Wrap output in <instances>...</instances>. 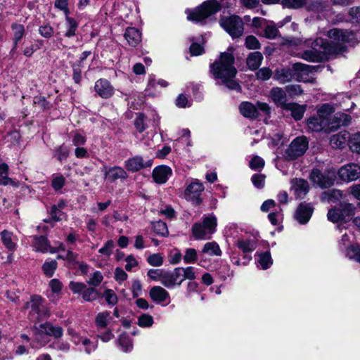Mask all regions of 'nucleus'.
Wrapping results in <instances>:
<instances>
[{"instance_id":"nucleus-1","label":"nucleus","mask_w":360,"mask_h":360,"mask_svg":"<svg viewBox=\"0 0 360 360\" xmlns=\"http://www.w3.org/2000/svg\"><path fill=\"white\" fill-rule=\"evenodd\" d=\"M328 37L333 40V44L328 43L321 37L314 41L308 40L307 42L311 44V49L302 53V58L311 62L322 61L328 55L335 53L342 44L349 43L354 38V34L347 31L332 29L328 32Z\"/></svg>"},{"instance_id":"nucleus-2","label":"nucleus","mask_w":360,"mask_h":360,"mask_svg":"<svg viewBox=\"0 0 360 360\" xmlns=\"http://www.w3.org/2000/svg\"><path fill=\"white\" fill-rule=\"evenodd\" d=\"M233 63V56L229 53H223L219 60L211 65V71L214 77L220 81L219 84H223L229 89L238 91L240 88L235 80L237 70Z\"/></svg>"},{"instance_id":"nucleus-3","label":"nucleus","mask_w":360,"mask_h":360,"mask_svg":"<svg viewBox=\"0 0 360 360\" xmlns=\"http://www.w3.org/2000/svg\"><path fill=\"white\" fill-rule=\"evenodd\" d=\"M217 226V219L211 214L202 218V222L195 223L192 227L193 237L196 240H208L215 233Z\"/></svg>"},{"instance_id":"nucleus-4","label":"nucleus","mask_w":360,"mask_h":360,"mask_svg":"<svg viewBox=\"0 0 360 360\" xmlns=\"http://www.w3.org/2000/svg\"><path fill=\"white\" fill-rule=\"evenodd\" d=\"M220 5L214 0H210L202 4L193 11L187 10L186 13L188 20L200 22L210 15L216 13L220 10Z\"/></svg>"},{"instance_id":"nucleus-5","label":"nucleus","mask_w":360,"mask_h":360,"mask_svg":"<svg viewBox=\"0 0 360 360\" xmlns=\"http://www.w3.org/2000/svg\"><path fill=\"white\" fill-rule=\"evenodd\" d=\"M34 335L35 340L41 347L47 342L45 335L53 336L55 338H60L63 335V329L59 326H54L51 323L46 322L40 324L38 327H35Z\"/></svg>"},{"instance_id":"nucleus-6","label":"nucleus","mask_w":360,"mask_h":360,"mask_svg":"<svg viewBox=\"0 0 360 360\" xmlns=\"http://www.w3.org/2000/svg\"><path fill=\"white\" fill-rule=\"evenodd\" d=\"M354 214V207L349 203L341 204L340 207L331 209L328 211L327 217L329 221L333 223L349 221Z\"/></svg>"},{"instance_id":"nucleus-7","label":"nucleus","mask_w":360,"mask_h":360,"mask_svg":"<svg viewBox=\"0 0 360 360\" xmlns=\"http://www.w3.org/2000/svg\"><path fill=\"white\" fill-rule=\"evenodd\" d=\"M220 25L232 38L240 37L243 34V22L238 16L223 17L220 19Z\"/></svg>"},{"instance_id":"nucleus-8","label":"nucleus","mask_w":360,"mask_h":360,"mask_svg":"<svg viewBox=\"0 0 360 360\" xmlns=\"http://www.w3.org/2000/svg\"><path fill=\"white\" fill-rule=\"evenodd\" d=\"M26 308L30 309V316L33 320H39L49 316L48 307L44 304L43 299L38 295L32 297L30 302L26 304Z\"/></svg>"},{"instance_id":"nucleus-9","label":"nucleus","mask_w":360,"mask_h":360,"mask_svg":"<svg viewBox=\"0 0 360 360\" xmlns=\"http://www.w3.org/2000/svg\"><path fill=\"white\" fill-rule=\"evenodd\" d=\"M335 177V172L333 169H328L321 172L318 169H314L310 174L311 181L321 188H328L333 184Z\"/></svg>"},{"instance_id":"nucleus-10","label":"nucleus","mask_w":360,"mask_h":360,"mask_svg":"<svg viewBox=\"0 0 360 360\" xmlns=\"http://www.w3.org/2000/svg\"><path fill=\"white\" fill-rule=\"evenodd\" d=\"M204 186L198 179H193L184 192V198L192 204L198 205L202 202L201 194Z\"/></svg>"},{"instance_id":"nucleus-11","label":"nucleus","mask_w":360,"mask_h":360,"mask_svg":"<svg viewBox=\"0 0 360 360\" xmlns=\"http://www.w3.org/2000/svg\"><path fill=\"white\" fill-rule=\"evenodd\" d=\"M308 148V141L304 136L297 137L290 144L286 150V156L290 160H294L302 155Z\"/></svg>"},{"instance_id":"nucleus-12","label":"nucleus","mask_w":360,"mask_h":360,"mask_svg":"<svg viewBox=\"0 0 360 360\" xmlns=\"http://www.w3.org/2000/svg\"><path fill=\"white\" fill-rule=\"evenodd\" d=\"M338 175L344 182L355 181L360 176V166L354 163L345 165L339 169Z\"/></svg>"},{"instance_id":"nucleus-13","label":"nucleus","mask_w":360,"mask_h":360,"mask_svg":"<svg viewBox=\"0 0 360 360\" xmlns=\"http://www.w3.org/2000/svg\"><path fill=\"white\" fill-rule=\"evenodd\" d=\"M292 77L299 82H312L314 77L311 67L302 63L295 64L292 67Z\"/></svg>"},{"instance_id":"nucleus-14","label":"nucleus","mask_w":360,"mask_h":360,"mask_svg":"<svg viewBox=\"0 0 360 360\" xmlns=\"http://www.w3.org/2000/svg\"><path fill=\"white\" fill-rule=\"evenodd\" d=\"M58 247H51L48 240L43 237L34 236L32 238V247L35 251L54 253L59 250H65L64 245L62 243H58Z\"/></svg>"},{"instance_id":"nucleus-15","label":"nucleus","mask_w":360,"mask_h":360,"mask_svg":"<svg viewBox=\"0 0 360 360\" xmlns=\"http://www.w3.org/2000/svg\"><path fill=\"white\" fill-rule=\"evenodd\" d=\"M307 0H282V4L288 8L298 9L305 6L308 11H320L322 8V2L319 1H314L307 5Z\"/></svg>"},{"instance_id":"nucleus-16","label":"nucleus","mask_w":360,"mask_h":360,"mask_svg":"<svg viewBox=\"0 0 360 360\" xmlns=\"http://www.w3.org/2000/svg\"><path fill=\"white\" fill-rule=\"evenodd\" d=\"M351 122V117L345 113H335L332 114L327 124L328 131H333L337 129L341 126H347Z\"/></svg>"},{"instance_id":"nucleus-17","label":"nucleus","mask_w":360,"mask_h":360,"mask_svg":"<svg viewBox=\"0 0 360 360\" xmlns=\"http://www.w3.org/2000/svg\"><path fill=\"white\" fill-rule=\"evenodd\" d=\"M182 283L181 274L179 271V267L175 268L173 271H166L162 278V284L168 288H174V286H180Z\"/></svg>"},{"instance_id":"nucleus-18","label":"nucleus","mask_w":360,"mask_h":360,"mask_svg":"<svg viewBox=\"0 0 360 360\" xmlns=\"http://www.w3.org/2000/svg\"><path fill=\"white\" fill-rule=\"evenodd\" d=\"M105 179L109 182H114L118 179H125L127 176L124 169L118 166L107 167L103 168Z\"/></svg>"},{"instance_id":"nucleus-19","label":"nucleus","mask_w":360,"mask_h":360,"mask_svg":"<svg viewBox=\"0 0 360 360\" xmlns=\"http://www.w3.org/2000/svg\"><path fill=\"white\" fill-rule=\"evenodd\" d=\"M172 174V170L169 167L160 165L153 169L152 176L155 183L162 184L167 182Z\"/></svg>"},{"instance_id":"nucleus-20","label":"nucleus","mask_w":360,"mask_h":360,"mask_svg":"<svg viewBox=\"0 0 360 360\" xmlns=\"http://www.w3.org/2000/svg\"><path fill=\"white\" fill-rule=\"evenodd\" d=\"M94 89L103 98H108L114 94V88L107 79H100L96 82Z\"/></svg>"},{"instance_id":"nucleus-21","label":"nucleus","mask_w":360,"mask_h":360,"mask_svg":"<svg viewBox=\"0 0 360 360\" xmlns=\"http://www.w3.org/2000/svg\"><path fill=\"white\" fill-rule=\"evenodd\" d=\"M152 165V160H150L146 162H143L141 156L136 155L125 161L124 166L129 172H137L144 167H150Z\"/></svg>"},{"instance_id":"nucleus-22","label":"nucleus","mask_w":360,"mask_h":360,"mask_svg":"<svg viewBox=\"0 0 360 360\" xmlns=\"http://www.w3.org/2000/svg\"><path fill=\"white\" fill-rule=\"evenodd\" d=\"M313 207L309 204L301 203L297 207L295 217L300 224H306L310 219Z\"/></svg>"},{"instance_id":"nucleus-23","label":"nucleus","mask_w":360,"mask_h":360,"mask_svg":"<svg viewBox=\"0 0 360 360\" xmlns=\"http://www.w3.org/2000/svg\"><path fill=\"white\" fill-rule=\"evenodd\" d=\"M308 182L302 179H294L291 181V189L297 198H302L309 191Z\"/></svg>"},{"instance_id":"nucleus-24","label":"nucleus","mask_w":360,"mask_h":360,"mask_svg":"<svg viewBox=\"0 0 360 360\" xmlns=\"http://www.w3.org/2000/svg\"><path fill=\"white\" fill-rule=\"evenodd\" d=\"M270 97L278 107L285 109V108L288 106L287 95L283 89L274 87L270 91Z\"/></svg>"},{"instance_id":"nucleus-25","label":"nucleus","mask_w":360,"mask_h":360,"mask_svg":"<svg viewBox=\"0 0 360 360\" xmlns=\"http://www.w3.org/2000/svg\"><path fill=\"white\" fill-rule=\"evenodd\" d=\"M49 287L51 291L47 292L48 298L52 302H57L60 297L63 283L59 280L53 278L49 281Z\"/></svg>"},{"instance_id":"nucleus-26","label":"nucleus","mask_w":360,"mask_h":360,"mask_svg":"<svg viewBox=\"0 0 360 360\" xmlns=\"http://www.w3.org/2000/svg\"><path fill=\"white\" fill-rule=\"evenodd\" d=\"M349 137L350 135L347 131H340L331 136L330 143L333 148H341L345 147L347 143L349 142Z\"/></svg>"},{"instance_id":"nucleus-27","label":"nucleus","mask_w":360,"mask_h":360,"mask_svg":"<svg viewBox=\"0 0 360 360\" xmlns=\"http://www.w3.org/2000/svg\"><path fill=\"white\" fill-rule=\"evenodd\" d=\"M150 298L156 302H162L169 300V292L160 286L153 287L149 292Z\"/></svg>"},{"instance_id":"nucleus-28","label":"nucleus","mask_w":360,"mask_h":360,"mask_svg":"<svg viewBox=\"0 0 360 360\" xmlns=\"http://www.w3.org/2000/svg\"><path fill=\"white\" fill-rule=\"evenodd\" d=\"M1 240L4 245L10 251H13L17 247V238L7 230L1 232Z\"/></svg>"},{"instance_id":"nucleus-29","label":"nucleus","mask_w":360,"mask_h":360,"mask_svg":"<svg viewBox=\"0 0 360 360\" xmlns=\"http://www.w3.org/2000/svg\"><path fill=\"white\" fill-rule=\"evenodd\" d=\"M124 37L128 44L131 46H137L141 40L140 32L134 27L127 28L124 33Z\"/></svg>"},{"instance_id":"nucleus-30","label":"nucleus","mask_w":360,"mask_h":360,"mask_svg":"<svg viewBox=\"0 0 360 360\" xmlns=\"http://www.w3.org/2000/svg\"><path fill=\"white\" fill-rule=\"evenodd\" d=\"M8 166L5 163L0 164V185L18 187V183L8 176Z\"/></svg>"},{"instance_id":"nucleus-31","label":"nucleus","mask_w":360,"mask_h":360,"mask_svg":"<svg viewBox=\"0 0 360 360\" xmlns=\"http://www.w3.org/2000/svg\"><path fill=\"white\" fill-rule=\"evenodd\" d=\"M202 255H207L209 256L213 257V256H221V250L220 249L219 245L218 243L215 241L212 242H207L206 243L201 251V256L202 257Z\"/></svg>"},{"instance_id":"nucleus-32","label":"nucleus","mask_w":360,"mask_h":360,"mask_svg":"<svg viewBox=\"0 0 360 360\" xmlns=\"http://www.w3.org/2000/svg\"><path fill=\"white\" fill-rule=\"evenodd\" d=\"M263 56L262 53L255 51L250 53L247 58V65L251 70H257L262 64Z\"/></svg>"},{"instance_id":"nucleus-33","label":"nucleus","mask_w":360,"mask_h":360,"mask_svg":"<svg viewBox=\"0 0 360 360\" xmlns=\"http://www.w3.org/2000/svg\"><path fill=\"white\" fill-rule=\"evenodd\" d=\"M239 108L244 117L254 118L258 115L257 107L250 102H243Z\"/></svg>"},{"instance_id":"nucleus-34","label":"nucleus","mask_w":360,"mask_h":360,"mask_svg":"<svg viewBox=\"0 0 360 360\" xmlns=\"http://www.w3.org/2000/svg\"><path fill=\"white\" fill-rule=\"evenodd\" d=\"M285 110H290L292 117L296 120H300L302 118L306 110L305 105H301L297 103H288Z\"/></svg>"},{"instance_id":"nucleus-35","label":"nucleus","mask_w":360,"mask_h":360,"mask_svg":"<svg viewBox=\"0 0 360 360\" xmlns=\"http://www.w3.org/2000/svg\"><path fill=\"white\" fill-rule=\"evenodd\" d=\"M292 77V69H278L276 70L274 79L277 80L281 84H285L289 82Z\"/></svg>"},{"instance_id":"nucleus-36","label":"nucleus","mask_w":360,"mask_h":360,"mask_svg":"<svg viewBox=\"0 0 360 360\" xmlns=\"http://www.w3.org/2000/svg\"><path fill=\"white\" fill-rule=\"evenodd\" d=\"M111 319L110 312L104 311L96 315L95 323L98 328H105L110 323Z\"/></svg>"},{"instance_id":"nucleus-37","label":"nucleus","mask_w":360,"mask_h":360,"mask_svg":"<svg viewBox=\"0 0 360 360\" xmlns=\"http://www.w3.org/2000/svg\"><path fill=\"white\" fill-rule=\"evenodd\" d=\"M325 120H320L319 117L309 119L307 124L310 129L319 131L323 129L328 131L327 124Z\"/></svg>"},{"instance_id":"nucleus-38","label":"nucleus","mask_w":360,"mask_h":360,"mask_svg":"<svg viewBox=\"0 0 360 360\" xmlns=\"http://www.w3.org/2000/svg\"><path fill=\"white\" fill-rule=\"evenodd\" d=\"M334 108L332 105L329 104H324L318 110L317 113L320 120H325L326 122V124H328L329 119L332 116Z\"/></svg>"},{"instance_id":"nucleus-39","label":"nucleus","mask_w":360,"mask_h":360,"mask_svg":"<svg viewBox=\"0 0 360 360\" xmlns=\"http://www.w3.org/2000/svg\"><path fill=\"white\" fill-rule=\"evenodd\" d=\"M236 245L244 252H252L256 248V244L253 240L240 239L236 243Z\"/></svg>"},{"instance_id":"nucleus-40","label":"nucleus","mask_w":360,"mask_h":360,"mask_svg":"<svg viewBox=\"0 0 360 360\" xmlns=\"http://www.w3.org/2000/svg\"><path fill=\"white\" fill-rule=\"evenodd\" d=\"M12 30L13 34L14 48L17 46L18 43L20 41L25 34V28L22 25L13 24Z\"/></svg>"},{"instance_id":"nucleus-41","label":"nucleus","mask_w":360,"mask_h":360,"mask_svg":"<svg viewBox=\"0 0 360 360\" xmlns=\"http://www.w3.org/2000/svg\"><path fill=\"white\" fill-rule=\"evenodd\" d=\"M65 21L67 31L65 33V36L70 37L75 35V32L78 27L77 21L72 18H65Z\"/></svg>"},{"instance_id":"nucleus-42","label":"nucleus","mask_w":360,"mask_h":360,"mask_svg":"<svg viewBox=\"0 0 360 360\" xmlns=\"http://www.w3.org/2000/svg\"><path fill=\"white\" fill-rule=\"evenodd\" d=\"M179 271L181 274L182 283L186 279L194 280L195 278V268L193 266L179 267Z\"/></svg>"},{"instance_id":"nucleus-43","label":"nucleus","mask_w":360,"mask_h":360,"mask_svg":"<svg viewBox=\"0 0 360 360\" xmlns=\"http://www.w3.org/2000/svg\"><path fill=\"white\" fill-rule=\"evenodd\" d=\"M153 228L154 231L159 236L165 237L169 234L167 224L162 221L153 223Z\"/></svg>"},{"instance_id":"nucleus-44","label":"nucleus","mask_w":360,"mask_h":360,"mask_svg":"<svg viewBox=\"0 0 360 360\" xmlns=\"http://www.w3.org/2000/svg\"><path fill=\"white\" fill-rule=\"evenodd\" d=\"M258 262L263 269L269 268L272 264V259L269 252L258 255Z\"/></svg>"},{"instance_id":"nucleus-45","label":"nucleus","mask_w":360,"mask_h":360,"mask_svg":"<svg viewBox=\"0 0 360 360\" xmlns=\"http://www.w3.org/2000/svg\"><path fill=\"white\" fill-rule=\"evenodd\" d=\"M118 343L124 352H130L133 348L131 340L127 335H120Z\"/></svg>"},{"instance_id":"nucleus-46","label":"nucleus","mask_w":360,"mask_h":360,"mask_svg":"<svg viewBox=\"0 0 360 360\" xmlns=\"http://www.w3.org/2000/svg\"><path fill=\"white\" fill-rule=\"evenodd\" d=\"M349 146L352 151L360 153V132L356 133L349 137Z\"/></svg>"},{"instance_id":"nucleus-47","label":"nucleus","mask_w":360,"mask_h":360,"mask_svg":"<svg viewBox=\"0 0 360 360\" xmlns=\"http://www.w3.org/2000/svg\"><path fill=\"white\" fill-rule=\"evenodd\" d=\"M57 269V262L55 260H51L50 262H46L43 266L42 269L44 274L47 277H51L54 273L56 269Z\"/></svg>"},{"instance_id":"nucleus-48","label":"nucleus","mask_w":360,"mask_h":360,"mask_svg":"<svg viewBox=\"0 0 360 360\" xmlns=\"http://www.w3.org/2000/svg\"><path fill=\"white\" fill-rule=\"evenodd\" d=\"M197 251L194 248H188L185 251L184 261L186 264H193L197 260Z\"/></svg>"},{"instance_id":"nucleus-49","label":"nucleus","mask_w":360,"mask_h":360,"mask_svg":"<svg viewBox=\"0 0 360 360\" xmlns=\"http://www.w3.org/2000/svg\"><path fill=\"white\" fill-rule=\"evenodd\" d=\"M153 323V318L149 314H142L138 319V325L143 328H149Z\"/></svg>"},{"instance_id":"nucleus-50","label":"nucleus","mask_w":360,"mask_h":360,"mask_svg":"<svg viewBox=\"0 0 360 360\" xmlns=\"http://www.w3.org/2000/svg\"><path fill=\"white\" fill-rule=\"evenodd\" d=\"M157 81L154 75H149L148 82L146 91L148 93V94L154 96L158 94L157 91Z\"/></svg>"},{"instance_id":"nucleus-51","label":"nucleus","mask_w":360,"mask_h":360,"mask_svg":"<svg viewBox=\"0 0 360 360\" xmlns=\"http://www.w3.org/2000/svg\"><path fill=\"white\" fill-rule=\"evenodd\" d=\"M165 271L162 269H150L148 271V276L153 280L160 281L162 283V278L165 276Z\"/></svg>"},{"instance_id":"nucleus-52","label":"nucleus","mask_w":360,"mask_h":360,"mask_svg":"<svg viewBox=\"0 0 360 360\" xmlns=\"http://www.w3.org/2000/svg\"><path fill=\"white\" fill-rule=\"evenodd\" d=\"M82 297L85 301L92 302L97 299L98 292L94 288L84 289L83 291Z\"/></svg>"},{"instance_id":"nucleus-53","label":"nucleus","mask_w":360,"mask_h":360,"mask_svg":"<svg viewBox=\"0 0 360 360\" xmlns=\"http://www.w3.org/2000/svg\"><path fill=\"white\" fill-rule=\"evenodd\" d=\"M79 342H81L85 347V351L87 354L91 353L97 347L96 343L90 341L86 338H80Z\"/></svg>"},{"instance_id":"nucleus-54","label":"nucleus","mask_w":360,"mask_h":360,"mask_svg":"<svg viewBox=\"0 0 360 360\" xmlns=\"http://www.w3.org/2000/svg\"><path fill=\"white\" fill-rule=\"evenodd\" d=\"M265 175L262 174H255L252 175L251 180L253 184V185L258 188H263L264 186L265 182Z\"/></svg>"},{"instance_id":"nucleus-55","label":"nucleus","mask_w":360,"mask_h":360,"mask_svg":"<svg viewBox=\"0 0 360 360\" xmlns=\"http://www.w3.org/2000/svg\"><path fill=\"white\" fill-rule=\"evenodd\" d=\"M103 296L108 304L115 305L117 304V297L112 290H106L103 293Z\"/></svg>"},{"instance_id":"nucleus-56","label":"nucleus","mask_w":360,"mask_h":360,"mask_svg":"<svg viewBox=\"0 0 360 360\" xmlns=\"http://www.w3.org/2000/svg\"><path fill=\"white\" fill-rule=\"evenodd\" d=\"M264 166V160L259 156H254L250 162V167L254 170L261 169Z\"/></svg>"},{"instance_id":"nucleus-57","label":"nucleus","mask_w":360,"mask_h":360,"mask_svg":"<svg viewBox=\"0 0 360 360\" xmlns=\"http://www.w3.org/2000/svg\"><path fill=\"white\" fill-rule=\"evenodd\" d=\"M245 46L248 49H258L260 48V44L257 39L254 36H248L245 39Z\"/></svg>"},{"instance_id":"nucleus-58","label":"nucleus","mask_w":360,"mask_h":360,"mask_svg":"<svg viewBox=\"0 0 360 360\" xmlns=\"http://www.w3.org/2000/svg\"><path fill=\"white\" fill-rule=\"evenodd\" d=\"M272 75V71L269 68H262L259 69L257 73L256 77L260 80H268Z\"/></svg>"},{"instance_id":"nucleus-59","label":"nucleus","mask_w":360,"mask_h":360,"mask_svg":"<svg viewBox=\"0 0 360 360\" xmlns=\"http://www.w3.org/2000/svg\"><path fill=\"white\" fill-rule=\"evenodd\" d=\"M70 150L65 146H60L56 150L55 157H56L60 161L65 160L69 155Z\"/></svg>"},{"instance_id":"nucleus-60","label":"nucleus","mask_w":360,"mask_h":360,"mask_svg":"<svg viewBox=\"0 0 360 360\" xmlns=\"http://www.w3.org/2000/svg\"><path fill=\"white\" fill-rule=\"evenodd\" d=\"M114 246H115L114 242L112 240H109L105 243L103 247H102L98 250V252L101 255L109 257L112 253V250Z\"/></svg>"},{"instance_id":"nucleus-61","label":"nucleus","mask_w":360,"mask_h":360,"mask_svg":"<svg viewBox=\"0 0 360 360\" xmlns=\"http://www.w3.org/2000/svg\"><path fill=\"white\" fill-rule=\"evenodd\" d=\"M347 256L360 262V248L356 246H351L347 252Z\"/></svg>"},{"instance_id":"nucleus-62","label":"nucleus","mask_w":360,"mask_h":360,"mask_svg":"<svg viewBox=\"0 0 360 360\" xmlns=\"http://www.w3.org/2000/svg\"><path fill=\"white\" fill-rule=\"evenodd\" d=\"M278 31L273 24H269L264 28V36L269 39H274L278 35Z\"/></svg>"},{"instance_id":"nucleus-63","label":"nucleus","mask_w":360,"mask_h":360,"mask_svg":"<svg viewBox=\"0 0 360 360\" xmlns=\"http://www.w3.org/2000/svg\"><path fill=\"white\" fill-rule=\"evenodd\" d=\"M148 262L153 266H160L163 263V257L160 254H153L148 257Z\"/></svg>"},{"instance_id":"nucleus-64","label":"nucleus","mask_w":360,"mask_h":360,"mask_svg":"<svg viewBox=\"0 0 360 360\" xmlns=\"http://www.w3.org/2000/svg\"><path fill=\"white\" fill-rule=\"evenodd\" d=\"M349 13L352 23H360V7L351 8Z\"/></svg>"}]
</instances>
